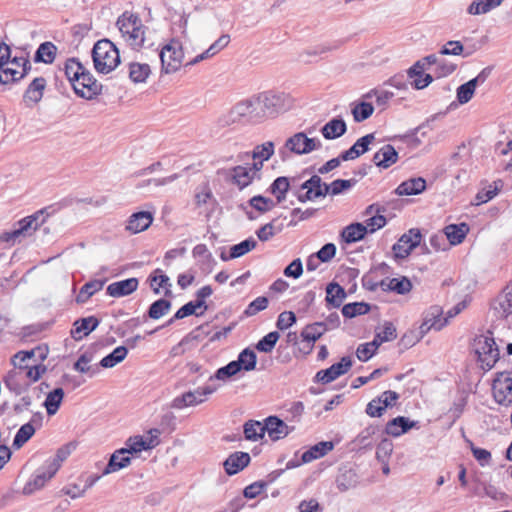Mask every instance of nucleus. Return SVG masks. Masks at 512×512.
<instances>
[{"mask_svg": "<svg viewBox=\"0 0 512 512\" xmlns=\"http://www.w3.org/2000/svg\"><path fill=\"white\" fill-rule=\"evenodd\" d=\"M93 359V353L91 352H84L82 353L77 361L74 363L73 368L74 370L88 374L90 377L97 374L100 370L98 365L96 366H88L87 364L90 363Z\"/></svg>", "mask_w": 512, "mask_h": 512, "instance_id": "a18cd8bd", "label": "nucleus"}, {"mask_svg": "<svg viewBox=\"0 0 512 512\" xmlns=\"http://www.w3.org/2000/svg\"><path fill=\"white\" fill-rule=\"evenodd\" d=\"M75 447V444L68 443L57 450L55 457L50 458L45 462V464L49 466V469H51L52 474H56L61 466V463L67 459Z\"/></svg>", "mask_w": 512, "mask_h": 512, "instance_id": "79ce46f5", "label": "nucleus"}, {"mask_svg": "<svg viewBox=\"0 0 512 512\" xmlns=\"http://www.w3.org/2000/svg\"><path fill=\"white\" fill-rule=\"evenodd\" d=\"M367 234V226L360 222H354L342 230L341 238L345 243L351 244L363 240Z\"/></svg>", "mask_w": 512, "mask_h": 512, "instance_id": "c85d7f7f", "label": "nucleus"}, {"mask_svg": "<svg viewBox=\"0 0 512 512\" xmlns=\"http://www.w3.org/2000/svg\"><path fill=\"white\" fill-rule=\"evenodd\" d=\"M345 289L337 282H331L326 286V305L327 307L339 308L346 299Z\"/></svg>", "mask_w": 512, "mask_h": 512, "instance_id": "2f4dec72", "label": "nucleus"}, {"mask_svg": "<svg viewBox=\"0 0 512 512\" xmlns=\"http://www.w3.org/2000/svg\"><path fill=\"white\" fill-rule=\"evenodd\" d=\"M275 145L272 141H267L263 144L255 146L252 151L253 160H269L274 154Z\"/></svg>", "mask_w": 512, "mask_h": 512, "instance_id": "69168bd1", "label": "nucleus"}, {"mask_svg": "<svg viewBox=\"0 0 512 512\" xmlns=\"http://www.w3.org/2000/svg\"><path fill=\"white\" fill-rule=\"evenodd\" d=\"M421 238V232L417 228H412L407 233H404L392 246L394 257L396 259L408 257L412 250L420 244Z\"/></svg>", "mask_w": 512, "mask_h": 512, "instance_id": "9b49d317", "label": "nucleus"}, {"mask_svg": "<svg viewBox=\"0 0 512 512\" xmlns=\"http://www.w3.org/2000/svg\"><path fill=\"white\" fill-rule=\"evenodd\" d=\"M137 278H128L125 280L113 282L108 285L106 293L111 297H124L132 294L138 288Z\"/></svg>", "mask_w": 512, "mask_h": 512, "instance_id": "5701e85b", "label": "nucleus"}, {"mask_svg": "<svg viewBox=\"0 0 512 512\" xmlns=\"http://www.w3.org/2000/svg\"><path fill=\"white\" fill-rule=\"evenodd\" d=\"M92 59L97 72L108 74L120 63V54L117 47L109 39H102L95 43L92 49Z\"/></svg>", "mask_w": 512, "mask_h": 512, "instance_id": "f03ea898", "label": "nucleus"}, {"mask_svg": "<svg viewBox=\"0 0 512 512\" xmlns=\"http://www.w3.org/2000/svg\"><path fill=\"white\" fill-rule=\"evenodd\" d=\"M64 398V390L60 387L55 388L51 392H49L46 396V399L43 403L47 410V414L52 416L57 413L58 409Z\"/></svg>", "mask_w": 512, "mask_h": 512, "instance_id": "a19ab883", "label": "nucleus"}, {"mask_svg": "<svg viewBox=\"0 0 512 512\" xmlns=\"http://www.w3.org/2000/svg\"><path fill=\"white\" fill-rule=\"evenodd\" d=\"M320 131L327 140L337 139L346 133L347 124L341 117H335L329 120Z\"/></svg>", "mask_w": 512, "mask_h": 512, "instance_id": "cd10ccee", "label": "nucleus"}, {"mask_svg": "<svg viewBox=\"0 0 512 512\" xmlns=\"http://www.w3.org/2000/svg\"><path fill=\"white\" fill-rule=\"evenodd\" d=\"M472 346L480 367L485 371L492 369L500 357L493 333L488 331L486 334L477 335L473 339Z\"/></svg>", "mask_w": 512, "mask_h": 512, "instance_id": "7ed1b4c3", "label": "nucleus"}, {"mask_svg": "<svg viewBox=\"0 0 512 512\" xmlns=\"http://www.w3.org/2000/svg\"><path fill=\"white\" fill-rule=\"evenodd\" d=\"M9 64L16 65L20 69L6 67L5 70L0 72V84L17 82L24 78L31 70V63L25 57L10 58Z\"/></svg>", "mask_w": 512, "mask_h": 512, "instance_id": "ddd939ff", "label": "nucleus"}, {"mask_svg": "<svg viewBox=\"0 0 512 512\" xmlns=\"http://www.w3.org/2000/svg\"><path fill=\"white\" fill-rule=\"evenodd\" d=\"M328 184L323 182L319 175H313L303 182L299 189L294 192L298 201L305 203L328 195Z\"/></svg>", "mask_w": 512, "mask_h": 512, "instance_id": "6e6552de", "label": "nucleus"}, {"mask_svg": "<svg viewBox=\"0 0 512 512\" xmlns=\"http://www.w3.org/2000/svg\"><path fill=\"white\" fill-rule=\"evenodd\" d=\"M375 140L374 133L366 134L359 139L348 149L340 153V158L343 161L354 160L369 151L370 144Z\"/></svg>", "mask_w": 512, "mask_h": 512, "instance_id": "a211bd4d", "label": "nucleus"}, {"mask_svg": "<svg viewBox=\"0 0 512 512\" xmlns=\"http://www.w3.org/2000/svg\"><path fill=\"white\" fill-rule=\"evenodd\" d=\"M153 221V214L148 211H139L133 213L126 225V230L129 232L136 234L145 231L150 227Z\"/></svg>", "mask_w": 512, "mask_h": 512, "instance_id": "4be33fe9", "label": "nucleus"}, {"mask_svg": "<svg viewBox=\"0 0 512 512\" xmlns=\"http://www.w3.org/2000/svg\"><path fill=\"white\" fill-rule=\"evenodd\" d=\"M230 175L232 183L236 185L239 190H243L255 180H257L254 175H251V172L248 170V168L242 165L232 167L230 169Z\"/></svg>", "mask_w": 512, "mask_h": 512, "instance_id": "7c9ffc66", "label": "nucleus"}, {"mask_svg": "<svg viewBox=\"0 0 512 512\" xmlns=\"http://www.w3.org/2000/svg\"><path fill=\"white\" fill-rule=\"evenodd\" d=\"M116 25L133 49L143 46L145 27L138 15L125 12L118 18Z\"/></svg>", "mask_w": 512, "mask_h": 512, "instance_id": "20e7f679", "label": "nucleus"}, {"mask_svg": "<svg viewBox=\"0 0 512 512\" xmlns=\"http://www.w3.org/2000/svg\"><path fill=\"white\" fill-rule=\"evenodd\" d=\"M290 189V181L288 177L280 176L277 177L270 187L268 191L276 197L277 203H281L285 200L286 194Z\"/></svg>", "mask_w": 512, "mask_h": 512, "instance_id": "37998d69", "label": "nucleus"}, {"mask_svg": "<svg viewBox=\"0 0 512 512\" xmlns=\"http://www.w3.org/2000/svg\"><path fill=\"white\" fill-rule=\"evenodd\" d=\"M426 189V180L422 177L410 178L403 181L395 190L399 196L418 195Z\"/></svg>", "mask_w": 512, "mask_h": 512, "instance_id": "c756f323", "label": "nucleus"}, {"mask_svg": "<svg viewBox=\"0 0 512 512\" xmlns=\"http://www.w3.org/2000/svg\"><path fill=\"white\" fill-rule=\"evenodd\" d=\"M345 43L344 40H336L332 43L319 44L312 48H309L303 51L300 54V58L302 59L304 56H318L324 53L334 51L339 49Z\"/></svg>", "mask_w": 512, "mask_h": 512, "instance_id": "3c124183", "label": "nucleus"}, {"mask_svg": "<svg viewBox=\"0 0 512 512\" xmlns=\"http://www.w3.org/2000/svg\"><path fill=\"white\" fill-rule=\"evenodd\" d=\"M325 325L320 322H314L306 325L301 331L300 337L303 340H309L310 342H316L326 332Z\"/></svg>", "mask_w": 512, "mask_h": 512, "instance_id": "de8ad7c7", "label": "nucleus"}, {"mask_svg": "<svg viewBox=\"0 0 512 512\" xmlns=\"http://www.w3.org/2000/svg\"><path fill=\"white\" fill-rule=\"evenodd\" d=\"M102 88V84L95 79L89 70L85 69L73 90L78 97L92 100L102 93Z\"/></svg>", "mask_w": 512, "mask_h": 512, "instance_id": "f8f14e48", "label": "nucleus"}, {"mask_svg": "<svg viewBox=\"0 0 512 512\" xmlns=\"http://www.w3.org/2000/svg\"><path fill=\"white\" fill-rule=\"evenodd\" d=\"M55 474H52L49 466L45 464L44 466L37 469L33 478H31L23 487V494L30 495L34 493L36 490L44 487L45 483L50 480Z\"/></svg>", "mask_w": 512, "mask_h": 512, "instance_id": "aec40b11", "label": "nucleus"}, {"mask_svg": "<svg viewBox=\"0 0 512 512\" xmlns=\"http://www.w3.org/2000/svg\"><path fill=\"white\" fill-rule=\"evenodd\" d=\"M256 246L257 241L253 237H249L240 243L231 246L230 258H239L255 249Z\"/></svg>", "mask_w": 512, "mask_h": 512, "instance_id": "e2e57ef3", "label": "nucleus"}, {"mask_svg": "<svg viewBox=\"0 0 512 512\" xmlns=\"http://www.w3.org/2000/svg\"><path fill=\"white\" fill-rule=\"evenodd\" d=\"M358 483V476L351 468H340L335 479V484L340 492H346L351 488L356 487Z\"/></svg>", "mask_w": 512, "mask_h": 512, "instance_id": "473e14b6", "label": "nucleus"}, {"mask_svg": "<svg viewBox=\"0 0 512 512\" xmlns=\"http://www.w3.org/2000/svg\"><path fill=\"white\" fill-rule=\"evenodd\" d=\"M100 324V320L95 316L79 318L73 323L71 336L75 340H81L83 337L88 336Z\"/></svg>", "mask_w": 512, "mask_h": 512, "instance_id": "412c9836", "label": "nucleus"}, {"mask_svg": "<svg viewBox=\"0 0 512 512\" xmlns=\"http://www.w3.org/2000/svg\"><path fill=\"white\" fill-rule=\"evenodd\" d=\"M131 463L130 455L126 454L124 450L117 449L114 451L105 466L102 475H108L114 472H117L123 468H126Z\"/></svg>", "mask_w": 512, "mask_h": 512, "instance_id": "a878e982", "label": "nucleus"}, {"mask_svg": "<svg viewBox=\"0 0 512 512\" xmlns=\"http://www.w3.org/2000/svg\"><path fill=\"white\" fill-rule=\"evenodd\" d=\"M250 461L251 457L247 452H234L224 461V470L229 476L235 475L247 467Z\"/></svg>", "mask_w": 512, "mask_h": 512, "instance_id": "6ab92c4d", "label": "nucleus"}, {"mask_svg": "<svg viewBox=\"0 0 512 512\" xmlns=\"http://www.w3.org/2000/svg\"><path fill=\"white\" fill-rule=\"evenodd\" d=\"M504 0H474L468 7L467 12L470 15L485 14L493 8L499 6Z\"/></svg>", "mask_w": 512, "mask_h": 512, "instance_id": "49530a36", "label": "nucleus"}, {"mask_svg": "<svg viewBox=\"0 0 512 512\" xmlns=\"http://www.w3.org/2000/svg\"><path fill=\"white\" fill-rule=\"evenodd\" d=\"M321 147L322 143L318 138H309L305 132H298L286 140L284 149L296 155H304Z\"/></svg>", "mask_w": 512, "mask_h": 512, "instance_id": "9d476101", "label": "nucleus"}, {"mask_svg": "<svg viewBox=\"0 0 512 512\" xmlns=\"http://www.w3.org/2000/svg\"><path fill=\"white\" fill-rule=\"evenodd\" d=\"M279 338H280L279 332H277V331L269 332L267 335L262 337L257 342V344L255 345V348L259 352L270 353L274 349Z\"/></svg>", "mask_w": 512, "mask_h": 512, "instance_id": "0e129e2a", "label": "nucleus"}, {"mask_svg": "<svg viewBox=\"0 0 512 512\" xmlns=\"http://www.w3.org/2000/svg\"><path fill=\"white\" fill-rule=\"evenodd\" d=\"M148 281L150 282V287L155 294L160 293V288H163L164 295L167 297L172 296L171 287L172 284L170 282L169 277L163 273L161 269H155L148 277Z\"/></svg>", "mask_w": 512, "mask_h": 512, "instance_id": "bb28decb", "label": "nucleus"}, {"mask_svg": "<svg viewBox=\"0 0 512 512\" xmlns=\"http://www.w3.org/2000/svg\"><path fill=\"white\" fill-rule=\"evenodd\" d=\"M491 309L498 319L512 315V284L507 285L491 302Z\"/></svg>", "mask_w": 512, "mask_h": 512, "instance_id": "2eb2a0df", "label": "nucleus"}, {"mask_svg": "<svg viewBox=\"0 0 512 512\" xmlns=\"http://www.w3.org/2000/svg\"><path fill=\"white\" fill-rule=\"evenodd\" d=\"M244 436L247 440L257 441L264 437L263 424L256 420H248L243 425Z\"/></svg>", "mask_w": 512, "mask_h": 512, "instance_id": "603ef678", "label": "nucleus"}, {"mask_svg": "<svg viewBox=\"0 0 512 512\" xmlns=\"http://www.w3.org/2000/svg\"><path fill=\"white\" fill-rule=\"evenodd\" d=\"M161 71L165 74H171L178 71L181 67L184 52L181 43L176 39L163 46L160 50Z\"/></svg>", "mask_w": 512, "mask_h": 512, "instance_id": "0eeeda50", "label": "nucleus"}, {"mask_svg": "<svg viewBox=\"0 0 512 512\" xmlns=\"http://www.w3.org/2000/svg\"><path fill=\"white\" fill-rule=\"evenodd\" d=\"M372 160L377 167L387 169L397 162L398 152L394 146L386 144L374 154Z\"/></svg>", "mask_w": 512, "mask_h": 512, "instance_id": "393cba45", "label": "nucleus"}, {"mask_svg": "<svg viewBox=\"0 0 512 512\" xmlns=\"http://www.w3.org/2000/svg\"><path fill=\"white\" fill-rule=\"evenodd\" d=\"M468 231L466 223L450 224L444 228V235L450 245H458L463 242Z\"/></svg>", "mask_w": 512, "mask_h": 512, "instance_id": "e433bc0d", "label": "nucleus"}, {"mask_svg": "<svg viewBox=\"0 0 512 512\" xmlns=\"http://www.w3.org/2000/svg\"><path fill=\"white\" fill-rule=\"evenodd\" d=\"M46 210H47V208L41 209L38 212L34 213L33 215H30V216H27V217L21 219L18 222L19 227L17 229L13 230L12 235H24L31 229L37 230V228L40 225L37 222V220H38L39 216L46 213Z\"/></svg>", "mask_w": 512, "mask_h": 512, "instance_id": "ea45409f", "label": "nucleus"}, {"mask_svg": "<svg viewBox=\"0 0 512 512\" xmlns=\"http://www.w3.org/2000/svg\"><path fill=\"white\" fill-rule=\"evenodd\" d=\"M57 50V46L50 41L41 43L34 54V62L52 64L55 61Z\"/></svg>", "mask_w": 512, "mask_h": 512, "instance_id": "c9c22d12", "label": "nucleus"}, {"mask_svg": "<svg viewBox=\"0 0 512 512\" xmlns=\"http://www.w3.org/2000/svg\"><path fill=\"white\" fill-rule=\"evenodd\" d=\"M199 404L200 401H196L195 395L192 393V390H190L175 397L171 403V407L180 410L186 407L196 406Z\"/></svg>", "mask_w": 512, "mask_h": 512, "instance_id": "338daca9", "label": "nucleus"}, {"mask_svg": "<svg viewBox=\"0 0 512 512\" xmlns=\"http://www.w3.org/2000/svg\"><path fill=\"white\" fill-rule=\"evenodd\" d=\"M105 284V280H91L85 283L81 288L79 293L76 296L75 301L78 304L86 303L90 297H92L96 292L100 291Z\"/></svg>", "mask_w": 512, "mask_h": 512, "instance_id": "58836bf2", "label": "nucleus"}, {"mask_svg": "<svg viewBox=\"0 0 512 512\" xmlns=\"http://www.w3.org/2000/svg\"><path fill=\"white\" fill-rule=\"evenodd\" d=\"M261 108L256 96L236 103L227 113L221 115L217 124L220 128L228 127L238 122L259 123L263 121Z\"/></svg>", "mask_w": 512, "mask_h": 512, "instance_id": "f257e3e1", "label": "nucleus"}, {"mask_svg": "<svg viewBox=\"0 0 512 512\" xmlns=\"http://www.w3.org/2000/svg\"><path fill=\"white\" fill-rule=\"evenodd\" d=\"M380 288L383 291H392L399 295H405L412 289V283L409 278L402 276L400 278H386L380 281Z\"/></svg>", "mask_w": 512, "mask_h": 512, "instance_id": "b1692460", "label": "nucleus"}, {"mask_svg": "<svg viewBox=\"0 0 512 512\" xmlns=\"http://www.w3.org/2000/svg\"><path fill=\"white\" fill-rule=\"evenodd\" d=\"M353 361L350 356H344L340 362L331 365L327 369L320 370L316 373L315 379L323 384H328L338 377L346 374L352 367Z\"/></svg>", "mask_w": 512, "mask_h": 512, "instance_id": "4468645a", "label": "nucleus"}, {"mask_svg": "<svg viewBox=\"0 0 512 512\" xmlns=\"http://www.w3.org/2000/svg\"><path fill=\"white\" fill-rule=\"evenodd\" d=\"M255 96L257 101H259L263 120L268 117H275L279 113L286 111L290 106V98L285 93L266 91Z\"/></svg>", "mask_w": 512, "mask_h": 512, "instance_id": "39448f33", "label": "nucleus"}, {"mask_svg": "<svg viewBox=\"0 0 512 512\" xmlns=\"http://www.w3.org/2000/svg\"><path fill=\"white\" fill-rule=\"evenodd\" d=\"M172 303L170 300L160 298L154 301L148 308L147 315L149 318L157 320L167 314L171 309Z\"/></svg>", "mask_w": 512, "mask_h": 512, "instance_id": "8fccbe9b", "label": "nucleus"}, {"mask_svg": "<svg viewBox=\"0 0 512 512\" xmlns=\"http://www.w3.org/2000/svg\"><path fill=\"white\" fill-rule=\"evenodd\" d=\"M396 327L390 321H386L383 325V330L377 332L371 342L360 344L356 350L358 360L366 362L373 357L379 346L388 341L396 339Z\"/></svg>", "mask_w": 512, "mask_h": 512, "instance_id": "423d86ee", "label": "nucleus"}, {"mask_svg": "<svg viewBox=\"0 0 512 512\" xmlns=\"http://www.w3.org/2000/svg\"><path fill=\"white\" fill-rule=\"evenodd\" d=\"M476 87L477 86L475 85V82H472L471 80H469L466 83L460 85L457 88V91H456L457 101L460 104L468 103L472 99V97H473V95L475 93Z\"/></svg>", "mask_w": 512, "mask_h": 512, "instance_id": "774afa93", "label": "nucleus"}, {"mask_svg": "<svg viewBox=\"0 0 512 512\" xmlns=\"http://www.w3.org/2000/svg\"><path fill=\"white\" fill-rule=\"evenodd\" d=\"M503 186L502 180L494 181L487 189H483L476 194V205H480L492 200Z\"/></svg>", "mask_w": 512, "mask_h": 512, "instance_id": "4d7b16f0", "label": "nucleus"}, {"mask_svg": "<svg viewBox=\"0 0 512 512\" xmlns=\"http://www.w3.org/2000/svg\"><path fill=\"white\" fill-rule=\"evenodd\" d=\"M151 70L148 64L131 63L129 66V78L134 83H143L146 81Z\"/></svg>", "mask_w": 512, "mask_h": 512, "instance_id": "5fc2aeb1", "label": "nucleus"}, {"mask_svg": "<svg viewBox=\"0 0 512 512\" xmlns=\"http://www.w3.org/2000/svg\"><path fill=\"white\" fill-rule=\"evenodd\" d=\"M374 112V107L370 102L360 101L355 103L351 109L353 119L360 123L367 120Z\"/></svg>", "mask_w": 512, "mask_h": 512, "instance_id": "09e8293b", "label": "nucleus"}, {"mask_svg": "<svg viewBox=\"0 0 512 512\" xmlns=\"http://www.w3.org/2000/svg\"><path fill=\"white\" fill-rule=\"evenodd\" d=\"M128 354L126 346H118L111 353L103 357L98 367L112 368L122 362Z\"/></svg>", "mask_w": 512, "mask_h": 512, "instance_id": "c03bdc74", "label": "nucleus"}, {"mask_svg": "<svg viewBox=\"0 0 512 512\" xmlns=\"http://www.w3.org/2000/svg\"><path fill=\"white\" fill-rule=\"evenodd\" d=\"M46 79L44 77H36L32 80V82L28 85L26 91L23 95V100L25 102L30 101L32 103H38L42 97L43 92L46 87Z\"/></svg>", "mask_w": 512, "mask_h": 512, "instance_id": "72a5a7b5", "label": "nucleus"}, {"mask_svg": "<svg viewBox=\"0 0 512 512\" xmlns=\"http://www.w3.org/2000/svg\"><path fill=\"white\" fill-rule=\"evenodd\" d=\"M264 434L267 432L272 441L283 439L289 435L294 426H288L282 419L277 416H268L263 424Z\"/></svg>", "mask_w": 512, "mask_h": 512, "instance_id": "dca6fc26", "label": "nucleus"}, {"mask_svg": "<svg viewBox=\"0 0 512 512\" xmlns=\"http://www.w3.org/2000/svg\"><path fill=\"white\" fill-rule=\"evenodd\" d=\"M334 448V444L331 441H321L312 447H310L307 451H305L301 456V462L309 463L313 460L319 459L325 456L329 451Z\"/></svg>", "mask_w": 512, "mask_h": 512, "instance_id": "f704fd0d", "label": "nucleus"}, {"mask_svg": "<svg viewBox=\"0 0 512 512\" xmlns=\"http://www.w3.org/2000/svg\"><path fill=\"white\" fill-rule=\"evenodd\" d=\"M34 434L35 428L31 422L22 425L14 437L12 446L15 449L21 448Z\"/></svg>", "mask_w": 512, "mask_h": 512, "instance_id": "052dcab7", "label": "nucleus"}, {"mask_svg": "<svg viewBox=\"0 0 512 512\" xmlns=\"http://www.w3.org/2000/svg\"><path fill=\"white\" fill-rule=\"evenodd\" d=\"M237 361L244 371H253L256 368L257 355L252 349L245 348L239 353Z\"/></svg>", "mask_w": 512, "mask_h": 512, "instance_id": "bf43d9fd", "label": "nucleus"}, {"mask_svg": "<svg viewBox=\"0 0 512 512\" xmlns=\"http://www.w3.org/2000/svg\"><path fill=\"white\" fill-rule=\"evenodd\" d=\"M358 182L357 179H336L328 184V195L336 196L349 190Z\"/></svg>", "mask_w": 512, "mask_h": 512, "instance_id": "680f3d73", "label": "nucleus"}, {"mask_svg": "<svg viewBox=\"0 0 512 512\" xmlns=\"http://www.w3.org/2000/svg\"><path fill=\"white\" fill-rule=\"evenodd\" d=\"M369 311H370V305L365 302L348 303V304H345L341 310L342 315L345 318H349V319L354 318L356 316L365 315V314L369 313Z\"/></svg>", "mask_w": 512, "mask_h": 512, "instance_id": "864d4df0", "label": "nucleus"}, {"mask_svg": "<svg viewBox=\"0 0 512 512\" xmlns=\"http://www.w3.org/2000/svg\"><path fill=\"white\" fill-rule=\"evenodd\" d=\"M413 428L419 429L420 422L410 420L405 416H397L386 423L384 433L392 437H399Z\"/></svg>", "mask_w": 512, "mask_h": 512, "instance_id": "f3484780", "label": "nucleus"}, {"mask_svg": "<svg viewBox=\"0 0 512 512\" xmlns=\"http://www.w3.org/2000/svg\"><path fill=\"white\" fill-rule=\"evenodd\" d=\"M86 68L82 65L78 58H69L64 64V74L74 88L77 81L81 79V76Z\"/></svg>", "mask_w": 512, "mask_h": 512, "instance_id": "4c0bfd02", "label": "nucleus"}, {"mask_svg": "<svg viewBox=\"0 0 512 512\" xmlns=\"http://www.w3.org/2000/svg\"><path fill=\"white\" fill-rule=\"evenodd\" d=\"M379 431L378 425H369L364 428L355 438V443L361 448H371L373 446V436Z\"/></svg>", "mask_w": 512, "mask_h": 512, "instance_id": "6e6d98bb", "label": "nucleus"}, {"mask_svg": "<svg viewBox=\"0 0 512 512\" xmlns=\"http://www.w3.org/2000/svg\"><path fill=\"white\" fill-rule=\"evenodd\" d=\"M494 400L508 406L512 403V371H502L496 374L492 383Z\"/></svg>", "mask_w": 512, "mask_h": 512, "instance_id": "1a4fd4ad", "label": "nucleus"}, {"mask_svg": "<svg viewBox=\"0 0 512 512\" xmlns=\"http://www.w3.org/2000/svg\"><path fill=\"white\" fill-rule=\"evenodd\" d=\"M248 205L260 214L267 213L275 207V203L271 198L264 197L262 195H255L250 198Z\"/></svg>", "mask_w": 512, "mask_h": 512, "instance_id": "13d9d810", "label": "nucleus"}]
</instances>
